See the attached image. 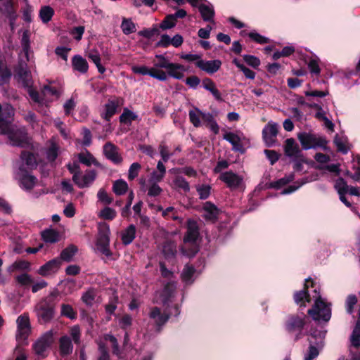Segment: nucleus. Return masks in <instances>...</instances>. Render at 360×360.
Here are the masks:
<instances>
[{"label": "nucleus", "mask_w": 360, "mask_h": 360, "mask_svg": "<svg viewBox=\"0 0 360 360\" xmlns=\"http://www.w3.org/2000/svg\"><path fill=\"white\" fill-rule=\"evenodd\" d=\"M11 77V71L4 64L0 63V86L7 84ZM13 115L14 109L11 105H0V134L6 135L12 146L37 150L39 143L33 141L25 127L11 124Z\"/></svg>", "instance_id": "nucleus-1"}, {"label": "nucleus", "mask_w": 360, "mask_h": 360, "mask_svg": "<svg viewBox=\"0 0 360 360\" xmlns=\"http://www.w3.org/2000/svg\"><path fill=\"white\" fill-rule=\"evenodd\" d=\"M22 51L20 53L18 68L15 75L18 82L27 89L32 100L40 103L39 94L32 88V76L30 72L32 54L30 51L28 32L25 31L21 39Z\"/></svg>", "instance_id": "nucleus-2"}, {"label": "nucleus", "mask_w": 360, "mask_h": 360, "mask_svg": "<svg viewBox=\"0 0 360 360\" xmlns=\"http://www.w3.org/2000/svg\"><path fill=\"white\" fill-rule=\"evenodd\" d=\"M314 292L317 295L313 307L308 309L307 314L314 320H322L328 322L331 318V309L330 304L323 301L321 295L320 290L314 287Z\"/></svg>", "instance_id": "nucleus-3"}, {"label": "nucleus", "mask_w": 360, "mask_h": 360, "mask_svg": "<svg viewBox=\"0 0 360 360\" xmlns=\"http://www.w3.org/2000/svg\"><path fill=\"white\" fill-rule=\"evenodd\" d=\"M192 7L198 8L203 21L214 23L215 11L211 2L207 0H192Z\"/></svg>", "instance_id": "nucleus-4"}, {"label": "nucleus", "mask_w": 360, "mask_h": 360, "mask_svg": "<svg viewBox=\"0 0 360 360\" xmlns=\"http://www.w3.org/2000/svg\"><path fill=\"white\" fill-rule=\"evenodd\" d=\"M60 152L59 138L58 136H53L46 143V165L50 163L51 166H56V160Z\"/></svg>", "instance_id": "nucleus-5"}, {"label": "nucleus", "mask_w": 360, "mask_h": 360, "mask_svg": "<svg viewBox=\"0 0 360 360\" xmlns=\"http://www.w3.org/2000/svg\"><path fill=\"white\" fill-rule=\"evenodd\" d=\"M314 285H316L315 282L310 277H309L308 278L305 279L303 289L299 291H296L294 293V301L297 304H299L300 307H305V303L311 302V297L308 290L309 287L314 288Z\"/></svg>", "instance_id": "nucleus-6"}, {"label": "nucleus", "mask_w": 360, "mask_h": 360, "mask_svg": "<svg viewBox=\"0 0 360 360\" xmlns=\"http://www.w3.org/2000/svg\"><path fill=\"white\" fill-rule=\"evenodd\" d=\"M16 322L18 326L17 341L20 344H25L30 332L29 318L27 315L22 314L18 318Z\"/></svg>", "instance_id": "nucleus-7"}, {"label": "nucleus", "mask_w": 360, "mask_h": 360, "mask_svg": "<svg viewBox=\"0 0 360 360\" xmlns=\"http://www.w3.org/2000/svg\"><path fill=\"white\" fill-rule=\"evenodd\" d=\"M15 179L18 181L20 186L26 190L30 191L37 185L38 181L37 178L22 167H20L15 173Z\"/></svg>", "instance_id": "nucleus-8"}, {"label": "nucleus", "mask_w": 360, "mask_h": 360, "mask_svg": "<svg viewBox=\"0 0 360 360\" xmlns=\"http://www.w3.org/2000/svg\"><path fill=\"white\" fill-rule=\"evenodd\" d=\"M131 70L135 74L149 75L160 81H166L167 79V75L165 72L160 70H155V68H151L149 69L144 65H135L131 68Z\"/></svg>", "instance_id": "nucleus-9"}, {"label": "nucleus", "mask_w": 360, "mask_h": 360, "mask_svg": "<svg viewBox=\"0 0 360 360\" xmlns=\"http://www.w3.org/2000/svg\"><path fill=\"white\" fill-rule=\"evenodd\" d=\"M30 149V151H23L21 153L20 158L22 161L30 168L34 169L36 168L38 162L40 160L39 158V151L42 150V148L39 144L38 149H35L34 150L31 148H27Z\"/></svg>", "instance_id": "nucleus-10"}, {"label": "nucleus", "mask_w": 360, "mask_h": 360, "mask_svg": "<svg viewBox=\"0 0 360 360\" xmlns=\"http://www.w3.org/2000/svg\"><path fill=\"white\" fill-rule=\"evenodd\" d=\"M96 178V172L94 170H86L84 174L81 173L72 176V181L80 188L89 187Z\"/></svg>", "instance_id": "nucleus-11"}, {"label": "nucleus", "mask_w": 360, "mask_h": 360, "mask_svg": "<svg viewBox=\"0 0 360 360\" xmlns=\"http://www.w3.org/2000/svg\"><path fill=\"white\" fill-rule=\"evenodd\" d=\"M278 131V124L269 122L262 130L263 139L269 147L274 146Z\"/></svg>", "instance_id": "nucleus-12"}, {"label": "nucleus", "mask_w": 360, "mask_h": 360, "mask_svg": "<svg viewBox=\"0 0 360 360\" xmlns=\"http://www.w3.org/2000/svg\"><path fill=\"white\" fill-rule=\"evenodd\" d=\"M149 317L155 321L156 331L160 333L162 330V326L169 321L170 314L162 313L159 307H153L150 309Z\"/></svg>", "instance_id": "nucleus-13"}, {"label": "nucleus", "mask_w": 360, "mask_h": 360, "mask_svg": "<svg viewBox=\"0 0 360 360\" xmlns=\"http://www.w3.org/2000/svg\"><path fill=\"white\" fill-rule=\"evenodd\" d=\"M110 226L105 223H101L98 225V233L96 239L98 248H108L110 243Z\"/></svg>", "instance_id": "nucleus-14"}, {"label": "nucleus", "mask_w": 360, "mask_h": 360, "mask_svg": "<svg viewBox=\"0 0 360 360\" xmlns=\"http://www.w3.org/2000/svg\"><path fill=\"white\" fill-rule=\"evenodd\" d=\"M307 317L304 315L303 318L297 315H292L288 317L285 323V328L289 333L299 330L302 332L304 325L306 324V319Z\"/></svg>", "instance_id": "nucleus-15"}, {"label": "nucleus", "mask_w": 360, "mask_h": 360, "mask_svg": "<svg viewBox=\"0 0 360 360\" xmlns=\"http://www.w3.org/2000/svg\"><path fill=\"white\" fill-rule=\"evenodd\" d=\"M223 139L232 145L233 150L239 151L241 153L244 151L242 141L244 140L245 137L243 134L240 132H226L223 136Z\"/></svg>", "instance_id": "nucleus-16"}, {"label": "nucleus", "mask_w": 360, "mask_h": 360, "mask_svg": "<svg viewBox=\"0 0 360 360\" xmlns=\"http://www.w3.org/2000/svg\"><path fill=\"white\" fill-rule=\"evenodd\" d=\"M220 180L224 182L231 189L239 187L243 181V178L233 172H222L219 176Z\"/></svg>", "instance_id": "nucleus-17"}, {"label": "nucleus", "mask_w": 360, "mask_h": 360, "mask_svg": "<svg viewBox=\"0 0 360 360\" xmlns=\"http://www.w3.org/2000/svg\"><path fill=\"white\" fill-rule=\"evenodd\" d=\"M195 65L201 70L210 75H212L219 70L221 62L219 60H205L201 59L198 60L195 63Z\"/></svg>", "instance_id": "nucleus-18"}, {"label": "nucleus", "mask_w": 360, "mask_h": 360, "mask_svg": "<svg viewBox=\"0 0 360 360\" xmlns=\"http://www.w3.org/2000/svg\"><path fill=\"white\" fill-rule=\"evenodd\" d=\"M200 232L198 223L193 219H188L187 221V231L184 237V241L185 243H193L198 240Z\"/></svg>", "instance_id": "nucleus-19"}, {"label": "nucleus", "mask_w": 360, "mask_h": 360, "mask_svg": "<svg viewBox=\"0 0 360 360\" xmlns=\"http://www.w3.org/2000/svg\"><path fill=\"white\" fill-rule=\"evenodd\" d=\"M284 151L286 156L292 159H297L302 155L298 144L292 138L285 140L284 146Z\"/></svg>", "instance_id": "nucleus-20"}, {"label": "nucleus", "mask_w": 360, "mask_h": 360, "mask_svg": "<svg viewBox=\"0 0 360 360\" xmlns=\"http://www.w3.org/2000/svg\"><path fill=\"white\" fill-rule=\"evenodd\" d=\"M63 91V86L60 83L55 82H46V102L58 100L60 97Z\"/></svg>", "instance_id": "nucleus-21"}, {"label": "nucleus", "mask_w": 360, "mask_h": 360, "mask_svg": "<svg viewBox=\"0 0 360 360\" xmlns=\"http://www.w3.org/2000/svg\"><path fill=\"white\" fill-rule=\"evenodd\" d=\"M319 179V175L317 174H313L310 176H307L302 178L300 180L295 181L292 185L288 186L287 188L283 189L281 192V195H289L291 194L296 191H297L300 187L303 185L306 184L309 182H312Z\"/></svg>", "instance_id": "nucleus-22"}, {"label": "nucleus", "mask_w": 360, "mask_h": 360, "mask_svg": "<svg viewBox=\"0 0 360 360\" xmlns=\"http://www.w3.org/2000/svg\"><path fill=\"white\" fill-rule=\"evenodd\" d=\"M72 70L82 75L86 74L89 70L87 60L81 55H75L71 60Z\"/></svg>", "instance_id": "nucleus-23"}, {"label": "nucleus", "mask_w": 360, "mask_h": 360, "mask_svg": "<svg viewBox=\"0 0 360 360\" xmlns=\"http://www.w3.org/2000/svg\"><path fill=\"white\" fill-rule=\"evenodd\" d=\"M103 153L108 160L115 164H119L122 162V159L117 152V147L110 142L104 145Z\"/></svg>", "instance_id": "nucleus-24"}, {"label": "nucleus", "mask_w": 360, "mask_h": 360, "mask_svg": "<svg viewBox=\"0 0 360 360\" xmlns=\"http://www.w3.org/2000/svg\"><path fill=\"white\" fill-rule=\"evenodd\" d=\"M202 210L204 218L206 220L212 222L217 219L220 213V210L217 207V206L209 201L204 204Z\"/></svg>", "instance_id": "nucleus-25"}, {"label": "nucleus", "mask_w": 360, "mask_h": 360, "mask_svg": "<svg viewBox=\"0 0 360 360\" xmlns=\"http://www.w3.org/2000/svg\"><path fill=\"white\" fill-rule=\"evenodd\" d=\"M73 345L70 337L63 335L59 339V353L64 358L72 353Z\"/></svg>", "instance_id": "nucleus-26"}, {"label": "nucleus", "mask_w": 360, "mask_h": 360, "mask_svg": "<svg viewBox=\"0 0 360 360\" xmlns=\"http://www.w3.org/2000/svg\"><path fill=\"white\" fill-rule=\"evenodd\" d=\"M0 11L11 18V27L13 28V20L15 15L13 12V4L11 0H0Z\"/></svg>", "instance_id": "nucleus-27"}, {"label": "nucleus", "mask_w": 360, "mask_h": 360, "mask_svg": "<svg viewBox=\"0 0 360 360\" xmlns=\"http://www.w3.org/2000/svg\"><path fill=\"white\" fill-rule=\"evenodd\" d=\"M167 77L169 76L176 79H181L184 76L186 68L182 65L172 63L167 68Z\"/></svg>", "instance_id": "nucleus-28"}, {"label": "nucleus", "mask_w": 360, "mask_h": 360, "mask_svg": "<svg viewBox=\"0 0 360 360\" xmlns=\"http://www.w3.org/2000/svg\"><path fill=\"white\" fill-rule=\"evenodd\" d=\"M297 137L304 150H308L314 146L315 139L312 134L302 132L298 134Z\"/></svg>", "instance_id": "nucleus-29"}, {"label": "nucleus", "mask_w": 360, "mask_h": 360, "mask_svg": "<svg viewBox=\"0 0 360 360\" xmlns=\"http://www.w3.org/2000/svg\"><path fill=\"white\" fill-rule=\"evenodd\" d=\"M118 101L115 100H109L105 105V110L102 113V117L107 121L116 113L118 107Z\"/></svg>", "instance_id": "nucleus-30"}, {"label": "nucleus", "mask_w": 360, "mask_h": 360, "mask_svg": "<svg viewBox=\"0 0 360 360\" xmlns=\"http://www.w3.org/2000/svg\"><path fill=\"white\" fill-rule=\"evenodd\" d=\"M202 86L205 89L210 91L216 100H222L220 92L217 89L215 84L212 79L209 78L204 79L202 82Z\"/></svg>", "instance_id": "nucleus-31"}, {"label": "nucleus", "mask_w": 360, "mask_h": 360, "mask_svg": "<svg viewBox=\"0 0 360 360\" xmlns=\"http://www.w3.org/2000/svg\"><path fill=\"white\" fill-rule=\"evenodd\" d=\"M79 162L85 165L86 166H91L92 165L100 167V164L94 158V157L88 151L85 150L77 155Z\"/></svg>", "instance_id": "nucleus-32"}, {"label": "nucleus", "mask_w": 360, "mask_h": 360, "mask_svg": "<svg viewBox=\"0 0 360 360\" xmlns=\"http://www.w3.org/2000/svg\"><path fill=\"white\" fill-rule=\"evenodd\" d=\"M195 273V268L192 265L186 264L181 274V280L186 284H191L193 282L192 278Z\"/></svg>", "instance_id": "nucleus-33"}, {"label": "nucleus", "mask_w": 360, "mask_h": 360, "mask_svg": "<svg viewBox=\"0 0 360 360\" xmlns=\"http://www.w3.org/2000/svg\"><path fill=\"white\" fill-rule=\"evenodd\" d=\"M30 268V263L25 260H16L7 268V271L10 274L17 271L27 270Z\"/></svg>", "instance_id": "nucleus-34"}, {"label": "nucleus", "mask_w": 360, "mask_h": 360, "mask_svg": "<svg viewBox=\"0 0 360 360\" xmlns=\"http://www.w3.org/2000/svg\"><path fill=\"white\" fill-rule=\"evenodd\" d=\"M136 228L134 225H130L122 233V240L124 245L130 244L135 238Z\"/></svg>", "instance_id": "nucleus-35"}, {"label": "nucleus", "mask_w": 360, "mask_h": 360, "mask_svg": "<svg viewBox=\"0 0 360 360\" xmlns=\"http://www.w3.org/2000/svg\"><path fill=\"white\" fill-rule=\"evenodd\" d=\"M295 179V175L293 173H290L285 175L284 177L281 178L271 183V186L276 189H280L288 184L292 182Z\"/></svg>", "instance_id": "nucleus-36"}, {"label": "nucleus", "mask_w": 360, "mask_h": 360, "mask_svg": "<svg viewBox=\"0 0 360 360\" xmlns=\"http://www.w3.org/2000/svg\"><path fill=\"white\" fill-rule=\"evenodd\" d=\"M60 314L63 316L70 319V320H75L77 317V311L69 304H62L60 306Z\"/></svg>", "instance_id": "nucleus-37"}, {"label": "nucleus", "mask_w": 360, "mask_h": 360, "mask_svg": "<svg viewBox=\"0 0 360 360\" xmlns=\"http://www.w3.org/2000/svg\"><path fill=\"white\" fill-rule=\"evenodd\" d=\"M62 262L60 259L56 257L49 262H46V276L49 274H54L58 271Z\"/></svg>", "instance_id": "nucleus-38"}, {"label": "nucleus", "mask_w": 360, "mask_h": 360, "mask_svg": "<svg viewBox=\"0 0 360 360\" xmlns=\"http://www.w3.org/2000/svg\"><path fill=\"white\" fill-rule=\"evenodd\" d=\"M175 288L176 286L173 282H168L165 285L162 290V301L165 304L170 300V298L172 297Z\"/></svg>", "instance_id": "nucleus-39"}, {"label": "nucleus", "mask_w": 360, "mask_h": 360, "mask_svg": "<svg viewBox=\"0 0 360 360\" xmlns=\"http://www.w3.org/2000/svg\"><path fill=\"white\" fill-rule=\"evenodd\" d=\"M78 249H63L60 256V262H70L74 260L75 256L77 255Z\"/></svg>", "instance_id": "nucleus-40"}, {"label": "nucleus", "mask_w": 360, "mask_h": 360, "mask_svg": "<svg viewBox=\"0 0 360 360\" xmlns=\"http://www.w3.org/2000/svg\"><path fill=\"white\" fill-rule=\"evenodd\" d=\"M87 56L96 65L98 71L101 74L104 73L105 68L101 63V58L98 52L96 50H91L88 53Z\"/></svg>", "instance_id": "nucleus-41"}, {"label": "nucleus", "mask_w": 360, "mask_h": 360, "mask_svg": "<svg viewBox=\"0 0 360 360\" xmlns=\"http://www.w3.org/2000/svg\"><path fill=\"white\" fill-rule=\"evenodd\" d=\"M53 123L64 139L68 140L70 139V131L65 128L64 122L60 118L54 119Z\"/></svg>", "instance_id": "nucleus-42"}, {"label": "nucleus", "mask_w": 360, "mask_h": 360, "mask_svg": "<svg viewBox=\"0 0 360 360\" xmlns=\"http://www.w3.org/2000/svg\"><path fill=\"white\" fill-rule=\"evenodd\" d=\"M127 189V183L122 179L117 180L113 184L112 190L116 195H123L126 193Z\"/></svg>", "instance_id": "nucleus-43"}, {"label": "nucleus", "mask_w": 360, "mask_h": 360, "mask_svg": "<svg viewBox=\"0 0 360 360\" xmlns=\"http://www.w3.org/2000/svg\"><path fill=\"white\" fill-rule=\"evenodd\" d=\"M202 112L200 111L198 108H195L189 111V119L194 127H198L200 126V119L202 118Z\"/></svg>", "instance_id": "nucleus-44"}, {"label": "nucleus", "mask_w": 360, "mask_h": 360, "mask_svg": "<svg viewBox=\"0 0 360 360\" xmlns=\"http://www.w3.org/2000/svg\"><path fill=\"white\" fill-rule=\"evenodd\" d=\"M155 58L157 60L154 62L153 67L155 70H159L160 68L167 70L171 65L172 63L162 55H156Z\"/></svg>", "instance_id": "nucleus-45"}, {"label": "nucleus", "mask_w": 360, "mask_h": 360, "mask_svg": "<svg viewBox=\"0 0 360 360\" xmlns=\"http://www.w3.org/2000/svg\"><path fill=\"white\" fill-rule=\"evenodd\" d=\"M136 118L137 115L134 112L127 108H124L123 112L120 116V121L121 123L129 124Z\"/></svg>", "instance_id": "nucleus-46"}, {"label": "nucleus", "mask_w": 360, "mask_h": 360, "mask_svg": "<svg viewBox=\"0 0 360 360\" xmlns=\"http://www.w3.org/2000/svg\"><path fill=\"white\" fill-rule=\"evenodd\" d=\"M118 302L119 297L118 295L116 294H114L113 296L110 298L108 303L105 305V312L108 315L111 316L114 314L115 311L117 309Z\"/></svg>", "instance_id": "nucleus-47"}, {"label": "nucleus", "mask_w": 360, "mask_h": 360, "mask_svg": "<svg viewBox=\"0 0 360 360\" xmlns=\"http://www.w3.org/2000/svg\"><path fill=\"white\" fill-rule=\"evenodd\" d=\"M307 66L311 74L315 75L320 74L321 68L319 67V59L316 56L311 57L309 59Z\"/></svg>", "instance_id": "nucleus-48"}, {"label": "nucleus", "mask_w": 360, "mask_h": 360, "mask_svg": "<svg viewBox=\"0 0 360 360\" xmlns=\"http://www.w3.org/2000/svg\"><path fill=\"white\" fill-rule=\"evenodd\" d=\"M33 349L36 354L44 357L45 351V338L41 335L33 345Z\"/></svg>", "instance_id": "nucleus-49"}, {"label": "nucleus", "mask_w": 360, "mask_h": 360, "mask_svg": "<svg viewBox=\"0 0 360 360\" xmlns=\"http://www.w3.org/2000/svg\"><path fill=\"white\" fill-rule=\"evenodd\" d=\"M96 295L95 290L91 288L82 294L81 299L86 306L91 307L94 302Z\"/></svg>", "instance_id": "nucleus-50"}, {"label": "nucleus", "mask_w": 360, "mask_h": 360, "mask_svg": "<svg viewBox=\"0 0 360 360\" xmlns=\"http://www.w3.org/2000/svg\"><path fill=\"white\" fill-rule=\"evenodd\" d=\"M309 342V346L304 355V360H313L316 359L319 354V349L314 345V342L308 339Z\"/></svg>", "instance_id": "nucleus-51"}, {"label": "nucleus", "mask_w": 360, "mask_h": 360, "mask_svg": "<svg viewBox=\"0 0 360 360\" xmlns=\"http://www.w3.org/2000/svg\"><path fill=\"white\" fill-rule=\"evenodd\" d=\"M358 299L355 295H349L346 299L345 307L346 311L348 314H352L354 312V306L357 304Z\"/></svg>", "instance_id": "nucleus-52"}, {"label": "nucleus", "mask_w": 360, "mask_h": 360, "mask_svg": "<svg viewBox=\"0 0 360 360\" xmlns=\"http://www.w3.org/2000/svg\"><path fill=\"white\" fill-rule=\"evenodd\" d=\"M175 188L183 190L184 192H188L190 186L188 182L182 176H176L174 180Z\"/></svg>", "instance_id": "nucleus-53"}, {"label": "nucleus", "mask_w": 360, "mask_h": 360, "mask_svg": "<svg viewBox=\"0 0 360 360\" xmlns=\"http://www.w3.org/2000/svg\"><path fill=\"white\" fill-rule=\"evenodd\" d=\"M60 238V235L58 231L53 228L46 229V243H53L58 241Z\"/></svg>", "instance_id": "nucleus-54"}, {"label": "nucleus", "mask_w": 360, "mask_h": 360, "mask_svg": "<svg viewBox=\"0 0 360 360\" xmlns=\"http://www.w3.org/2000/svg\"><path fill=\"white\" fill-rule=\"evenodd\" d=\"M351 345L352 347L359 349L360 347V328L354 326L351 337Z\"/></svg>", "instance_id": "nucleus-55"}, {"label": "nucleus", "mask_w": 360, "mask_h": 360, "mask_svg": "<svg viewBox=\"0 0 360 360\" xmlns=\"http://www.w3.org/2000/svg\"><path fill=\"white\" fill-rule=\"evenodd\" d=\"M15 279L18 284L25 287L30 286L34 283V278L27 274L18 275L16 276Z\"/></svg>", "instance_id": "nucleus-56"}, {"label": "nucleus", "mask_w": 360, "mask_h": 360, "mask_svg": "<svg viewBox=\"0 0 360 360\" xmlns=\"http://www.w3.org/2000/svg\"><path fill=\"white\" fill-rule=\"evenodd\" d=\"M352 169L354 170V173H352L350 178L354 181H360V155L354 160Z\"/></svg>", "instance_id": "nucleus-57"}, {"label": "nucleus", "mask_w": 360, "mask_h": 360, "mask_svg": "<svg viewBox=\"0 0 360 360\" xmlns=\"http://www.w3.org/2000/svg\"><path fill=\"white\" fill-rule=\"evenodd\" d=\"M116 211L109 207H105L100 211L98 216L104 219L112 220L116 217Z\"/></svg>", "instance_id": "nucleus-58"}, {"label": "nucleus", "mask_w": 360, "mask_h": 360, "mask_svg": "<svg viewBox=\"0 0 360 360\" xmlns=\"http://www.w3.org/2000/svg\"><path fill=\"white\" fill-rule=\"evenodd\" d=\"M121 28L122 32L125 34H129L136 31V27L134 23L131 20L127 19L123 20L121 25Z\"/></svg>", "instance_id": "nucleus-59"}, {"label": "nucleus", "mask_w": 360, "mask_h": 360, "mask_svg": "<svg viewBox=\"0 0 360 360\" xmlns=\"http://www.w3.org/2000/svg\"><path fill=\"white\" fill-rule=\"evenodd\" d=\"M176 20L172 15V14L167 15L165 18L162 20V22L160 25V27L162 30H167L174 27L176 25Z\"/></svg>", "instance_id": "nucleus-60"}, {"label": "nucleus", "mask_w": 360, "mask_h": 360, "mask_svg": "<svg viewBox=\"0 0 360 360\" xmlns=\"http://www.w3.org/2000/svg\"><path fill=\"white\" fill-rule=\"evenodd\" d=\"M147 191L148 196L155 197L159 195L162 193V189L160 187V186L158 184H155V182H148Z\"/></svg>", "instance_id": "nucleus-61"}, {"label": "nucleus", "mask_w": 360, "mask_h": 360, "mask_svg": "<svg viewBox=\"0 0 360 360\" xmlns=\"http://www.w3.org/2000/svg\"><path fill=\"white\" fill-rule=\"evenodd\" d=\"M35 312L39 321L41 323H45V302L44 301H41L37 304Z\"/></svg>", "instance_id": "nucleus-62"}, {"label": "nucleus", "mask_w": 360, "mask_h": 360, "mask_svg": "<svg viewBox=\"0 0 360 360\" xmlns=\"http://www.w3.org/2000/svg\"><path fill=\"white\" fill-rule=\"evenodd\" d=\"M248 35L252 40L260 44H264L269 41L267 37L261 35L255 31L249 32Z\"/></svg>", "instance_id": "nucleus-63"}, {"label": "nucleus", "mask_w": 360, "mask_h": 360, "mask_svg": "<svg viewBox=\"0 0 360 360\" xmlns=\"http://www.w3.org/2000/svg\"><path fill=\"white\" fill-rule=\"evenodd\" d=\"M349 186L342 178L337 179L335 184V188L337 190L339 195L347 194V191Z\"/></svg>", "instance_id": "nucleus-64"}]
</instances>
